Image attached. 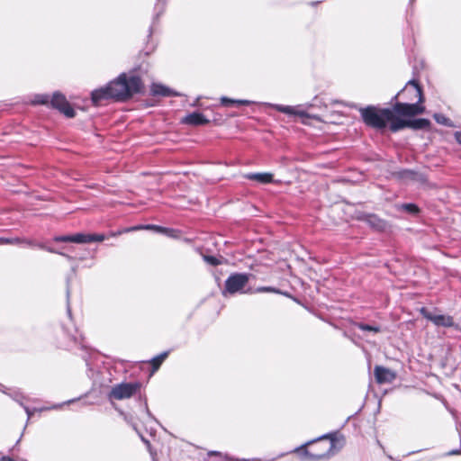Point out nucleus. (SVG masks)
<instances>
[{
  "mask_svg": "<svg viewBox=\"0 0 461 461\" xmlns=\"http://www.w3.org/2000/svg\"><path fill=\"white\" fill-rule=\"evenodd\" d=\"M357 327L359 330H364V331H373V332H375V333L380 331V327H378V326H372V325H368V324H365V323H357Z\"/></svg>",
  "mask_w": 461,
  "mask_h": 461,
  "instance_id": "bb28decb",
  "label": "nucleus"
},
{
  "mask_svg": "<svg viewBox=\"0 0 461 461\" xmlns=\"http://www.w3.org/2000/svg\"><path fill=\"white\" fill-rule=\"evenodd\" d=\"M246 179L257 181L260 184H269L274 182V176L271 173H249L244 176Z\"/></svg>",
  "mask_w": 461,
  "mask_h": 461,
  "instance_id": "a211bd4d",
  "label": "nucleus"
},
{
  "mask_svg": "<svg viewBox=\"0 0 461 461\" xmlns=\"http://www.w3.org/2000/svg\"><path fill=\"white\" fill-rule=\"evenodd\" d=\"M434 119L436 120L437 122L440 123V124H443V125H448L447 122H448V119L446 118L444 115L442 114H438V113H435L434 114Z\"/></svg>",
  "mask_w": 461,
  "mask_h": 461,
  "instance_id": "7c9ffc66",
  "label": "nucleus"
},
{
  "mask_svg": "<svg viewBox=\"0 0 461 461\" xmlns=\"http://www.w3.org/2000/svg\"><path fill=\"white\" fill-rule=\"evenodd\" d=\"M185 124L189 125H203L209 122V120L206 119L203 114L198 112H194L192 113L187 114L182 121Z\"/></svg>",
  "mask_w": 461,
  "mask_h": 461,
  "instance_id": "f3484780",
  "label": "nucleus"
},
{
  "mask_svg": "<svg viewBox=\"0 0 461 461\" xmlns=\"http://www.w3.org/2000/svg\"><path fill=\"white\" fill-rule=\"evenodd\" d=\"M89 240H90V243L91 242H101V241H104L105 240V235L104 234H91L89 233Z\"/></svg>",
  "mask_w": 461,
  "mask_h": 461,
  "instance_id": "c756f323",
  "label": "nucleus"
},
{
  "mask_svg": "<svg viewBox=\"0 0 461 461\" xmlns=\"http://www.w3.org/2000/svg\"><path fill=\"white\" fill-rule=\"evenodd\" d=\"M374 373L378 384L392 383L396 378V375L393 370L381 366H375Z\"/></svg>",
  "mask_w": 461,
  "mask_h": 461,
  "instance_id": "f8f14e48",
  "label": "nucleus"
},
{
  "mask_svg": "<svg viewBox=\"0 0 461 461\" xmlns=\"http://www.w3.org/2000/svg\"><path fill=\"white\" fill-rule=\"evenodd\" d=\"M71 242L77 244L90 243L89 233H76L71 235Z\"/></svg>",
  "mask_w": 461,
  "mask_h": 461,
  "instance_id": "393cba45",
  "label": "nucleus"
},
{
  "mask_svg": "<svg viewBox=\"0 0 461 461\" xmlns=\"http://www.w3.org/2000/svg\"><path fill=\"white\" fill-rule=\"evenodd\" d=\"M400 208L411 214H417L420 212L419 207L414 203H402Z\"/></svg>",
  "mask_w": 461,
  "mask_h": 461,
  "instance_id": "a878e982",
  "label": "nucleus"
},
{
  "mask_svg": "<svg viewBox=\"0 0 461 461\" xmlns=\"http://www.w3.org/2000/svg\"><path fill=\"white\" fill-rule=\"evenodd\" d=\"M363 122L372 128L382 130L387 125L388 120L393 118V111L390 108L377 109L375 106L369 105L365 108H360Z\"/></svg>",
  "mask_w": 461,
  "mask_h": 461,
  "instance_id": "f03ea898",
  "label": "nucleus"
},
{
  "mask_svg": "<svg viewBox=\"0 0 461 461\" xmlns=\"http://www.w3.org/2000/svg\"><path fill=\"white\" fill-rule=\"evenodd\" d=\"M265 105L274 108L275 110L285 113L287 115H294L299 117H309V114L301 108V105L290 106L276 104L266 103Z\"/></svg>",
  "mask_w": 461,
  "mask_h": 461,
  "instance_id": "9b49d317",
  "label": "nucleus"
},
{
  "mask_svg": "<svg viewBox=\"0 0 461 461\" xmlns=\"http://www.w3.org/2000/svg\"><path fill=\"white\" fill-rule=\"evenodd\" d=\"M399 176L402 179H415L417 173L411 170H403L399 173Z\"/></svg>",
  "mask_w": 461,
  "mask_h": 461,
  "instance_id": "cd10ccee",
  "label": "nucleus"
},
{
  "mask_svg": "<svg viewBox=\"0 0 461 461\" xmlns=\"http://www.w3.org/2000/svg\"><path fill=\"white\" fill-rule=\"evenodd\" d=\"M324 438H330V442L328 446L325 447L324 451L321 453H312L309 450L305 449L304 447L307 445L312 444L315 440L309 441L300 448H297L296 451H301L302 456L303 458H306L310 461H318L321 459H326L329 458L330 456L333 455V448L335 447V437L333 433H329L326 435H323L320 437L317 440L324 439Z\"/></svg>",
  "mask_w": 461,
  "mask_h": 461,
  "instance_id": "20e7f679",
  "label": "nucleus"
},
{
  "mask_svg": "<svg viewBox=\"0 0 461 461\" xmlns=\"http://www.w3.org/2000/svg\"><path fill=\"white\" fill-rule=\"evenodd\" d=\"M204 260L212 266H217L220 264L219 259L213 256H204Z\"/></svg>",
  "mask_w": 461,
  "mask_h": 461,
  "instance_id": "2f4dec72",
  "label": "nucleus"
},
{
  "mask_svg": "<svg viewBox=\"0 0 461 461\" xmlns=\"http://www.w3.org/2000/svg\"><path fill=\"white\" fill-rule=\"evenodd\" d=\"M391 110L401 116L413 117L415 115L423 113L425 107L421 104L407 101L396 102Z\"/></svg>",
  "mask_w": 461,
  "mask_h": 461,
  "instance_id": "6e6552de",
  "label": "nucleus"
},
{
  "mask_svg": "<svg viewBox=\"0 0 461 461\" xmlns=\"http://www.w3.org/2000/svg\"><path fill=\"white\" fill-rule=\"evenodd\" d=\"M50 96L47 94L35 95L32 100V104L50 105Z\"/></svg>",
  "mask_w": 461,
  "mask_h": 461,
  "instance_id": "b1692460",
  "label": "nucleus"
},
{
  "mask_svg": "<svg viewBox=\"0 0 461 461\" xmlns=\"http://www.w3.org/2000/svg\"><path fill=\"white\" fill-rule=\"evenodd\" d=\"M430 127V121L425 118L408 120V128L412 130H424Z\"/></svg>",
  "mask_w": 461,
  "mask_h": 461,
  "instance_id": "412c9836",
  "label": "nucleus"
},
{
  "mask_svg": "<svg viewBox=\"0 0 461 461\" xmlns=\"http://www.w3.org/2000/svg\"><path fill=\"white\" fill-rule=\"evenodd\" d=\"M362 221L366 222L368 226H370L372 229L378 231H384L388 228L387 221H384V219H381L375 214H364L362 217Z\"/></svg>",
  "mask_w": 461,
  "mask_h": 461,
  "instance_id": "ddd939ff",
  "label": "nucleus"
},
{
  "mask_svg": "<svg viewBox=\"0 0 461 461\" xmlns=\"http://www.w3.org/2000/svg\"><path fill=\"white\" fill-rule=\"evenodd\" d=\"M420 313L425 319L430 321L435 326L445 328L452 327L455 330L461 331V326L456 324L453 317L450 315L436 314L425 307L420 309Z\"/></svg>",
  "mask_w": 461,
  "mask_h": 461,
  "instance_id": "423d86ee",
  "label": "nucleus"
},
{
  "mask_svg": "<svg viewBox=\"0 0 461 461\" xmlns=\"http://www.w3.org/2000/svg\"><path fill=\"white\" fill-rule=\"evenodd\" d=\"M22 461H26V460H22Z\"/></svg>",
  "mask_w": 461,
  "mask_h": 461,
  "instance_id": "ea45409f",
  "label": "nucleus"
},
{
  "mask_svg": "<svg viewBox=\"0 0 461 461\" xmlns=\"http://www.w3.org/2000/svg\"><path fill=\"white\" fill-rule=\"evenodd\" d=\"M460 135H461V134H460V133H458V132H456V140L458 141V143H460V144H461V138H459V137H460Z\"/></svg>",
  "mask_w": 461,
  "mask_h": 461,
  "instance_id": "e433bc0d",
  "label": "nucleus"
},
{
  "mask_svg": "<svg viewBox=\"0 0 461 461\" xmlns=\"http://www.w3.org/2000/svg\"><path fill=\"white\" fill-rule=\"evenodd\" d=\"M16 396H17L16 394H15V395H12V397H13L15 401H17V402L21 404V406H23V407L24 408V411H25V412H26V414H27V416H28V419H30V418L33 415V413H34L36 411H38V409H30L29 407H27V406L23 405V403H22V402H21L16 398ZM75 401H76V399H71V400H68V401L64 402H62V403L54 404V405H52V406H50V407H43V408H41V409H39V411H49V410H56V409H59V408H61L63 405L70 404V403L74 402Z\"/></svg>",
  "mask_w": 461,
  "mask_h": 461,
  "instance_id": "dca6fc26",
  "label": "nucleus"
},
{
  "mask_svg": "<svg viewBox=\"0 0 461 461\" xmlns=\"http://www.w3.org/2000/svg\"><path fill=\"white\" fill-rule=\"evenodd\" d=\"M388 122H390L389 129L393 132H397L402 129L408 128V120L398 118L393 112V118L392 120H388Z\"/></svg>",
  "mask_w": 461,
  "mask_h": 461,
  "instance_id": "6ab92c4d",
  "label": "nucleus"
},
{
  "mask_svg": "<svg viewBox=\"0 0 461 461\" xmlns=\"http://www.w3.org/2000/svg\"><path fill=\"white\" fill-rule=\"evenodd\" d=\"M50 106L59 110L68 118H73L76 115L74 109L68 102L66 96L60 92H54L50 97Z\"/></svg>",
  "mask_w": 461,
  "mask_h": 461,
  "instance_id": "1a4fd4ad",
  "label": "nucleus"
},
{
  "mask_svg": "<svg viewBox=\"0 0 461 461\" xmlns=\"http://www.w3.org/2000/svg\"><path fill=\"white\" fill-rule=\"evenodd\" d=\"M250 274L247 273H234L231 274L225 281V286L222 290V295L227 297L229 294L237 293L244 294V288L248 285Z\"/></svg>",
  "mask_w": 461,
  "mask_h": 461,
  "instance_id": "7ed1b4c3",
  "label": "nucleus"
},
{
  "mask_svg": "<svg viewBox=\"0 0 461 461\" xmlns=\"http://www.w3.org/2000/svg\"><path fill=\"white\" fill-rule=\"evenodd\" d=\"M54 240L57 242H71V235L56 236Z\"/></svg>",
  "mask_w": 461,
  "mask_h": 461,
  "instance_id": "473e14b6",
  "label": "nucleus"
},
{
  "mask_svg": "<svg viewBox=\"0 0 461 461\" xmlns=\"http://www.w3.org/2000/svg\"><path fill=\"white\" fill-rule=\"evenodd\" d=\"M459 453H460V451L458 449H455V450H451V451L447 452L446 454V456H453V455H457Z\"/></svg>",
  "mask_w": 461,
  "mask_h": 461,
  "instance_id": "f704fd0d",
  "label": "nucleus"
},
{
  "mask_svg": "<svg viewBox=\"0 0 461 461\" xmlns=\"http://www.w3.org/2000/svg\"><path fill=\"white\" fill-rule=\"evenodd\" d=\"M140 388V383H121L113 386L109 398L124 400L131 398Z\"/></svg>",
  "mask_w": 461,
  "mask_h": 461,
  "instance_id": "0eeeda50",
  "label": "nucleus"
},
{
  "mask_svg": "<svg viewBox=\"0 0 461 461\" xmlns=\"http://www.w3.org/2000/svg\"><path fill=\"white\" fill-rule=\"evenodd\" d=\"M256 292L258 293H276L279 294L280 291L275 287L272 286H260L256 289Z\"/></svg>",
  "mask_w": 461,
  "mask_h": 461,
  "instance_id": "c85d7f7f",
  "label": "nucleus"
},
{
  "mask_svg": "<svg viewBox=\"0 0 461 461\" xmlns=\"http://www.w3.org/2000/svg\"><path fill=\"white\" fill-rule=\"evenodd\" d=\"M69 337H71V339L77 343L79 341V339H81V335L79 334H68Z\"/></svg>",
  "mask_w": 461,
  "mask_h": 461,
  "instance_id": "72a5a7b5",
  "label": "nucleus"
},
{
  "mask_svg": "<svg viewBox=\"0 0 461 461\" xmlns=\"http://www.w3.org/2000/svg\"><path fill=\"white\" fill-rule=\"evenodd\" d=\"M167 356L168 352L165 351L151 359L150 363L152 365L153 372H156L159 368V366H161L163 361L167 357Z\"/></svg>",
  "mask_w": 461,
  "mask_h": 461,
  "instance_id": "5701e85b",
  "label": "nucleus"
},
{
  "mask_svg": "<svg viewBox=\"0 0 461 461\" xmlns=\"http://www.w3.org/2000/svg\"><path fill=\"white\" fill-rule=\"evenodd\" d=\"M142 229H146V230H155L158 232H161V233H168L169 231H171V230L169 229H166L164 227H160V226H158V225H146V226H135V227H131V228H126V229H122V230H117V231H112L110 232V236L111 237H116V236H119L122 233H126V232H129V231H131V230H142Z\"/></svg>",
  "mask_w": 461,
  "mask_h": 461,
  "instance_id": "4468645a",
  "label": "nucleus"
},
{
  "mask_svg": "<svg viewBox=\"0 0 461 461\" xmlns=\"http://www.w3.org/2000/svg\"><path fill=\"white\" fill-rule=\"evenodd\" d=\"M0 242H2V243H9V244H20V245H25V246H29V247H38V248H40L41 249H46L47 251H49L50 253L59 254V255L65 257L69 261L73 259V258L71 256L68 255V254L57 251V250H55L52 248L46 247V246H44L41 243H36V242H34L33 240H21L19 238H15V239H0Z\"/></svg>",
  "mask_w": 461,
  "mask_h": 461,
  "instance_id": "9d476101",
  "label": "nucleus"
},
{
  "mask_svg": "<svg viewBox=\"0 0 461 461\" xmlns=\"http://www.w3.org/2000/svg\"><path fill=\"white\" fill-rule=\"evenodd\" d=\"M221 104L224 106H230V105H249L251 104H254V102L245 99H231L228 98L226 96H222L221 98Z\"/></svg>",
  "mask_w": 461,
  "mask_h": 461,
  "instance_id": "4be33fe9",
  "label": "nucleus"
},
{
  "mask_svg": "<svg viewBox=\"0 0 461 461\" xmlns=\"http://www.w3.org/2000/svg\"><path fill=\"white\" fill-rule=\"evenodd\" d=\"M0 391H1V392H3V393H7L5 391V386H4L2 384H0Z\"/></svg>",
  "mask_w": 461,
  "mask_h": 461,
  "instance_id": "4c0bfd02",
  "label": "nucleus"
},
{
  "mask_svg": "<svg viewBox=\"0 0 461 461\" xmlns=\"http://www.w3.org/2000/svg\"><path fill=\"white\" fill-rule=\"evenodd\" d=\"M68 315H70V314H71V312H70L69 307L68 308Z\"/></svg>",
  "mask_w": 461,
  "mask_h": 461,
  "instance_id": "58836bf2",
  "label": "nucleus"
},
{
  "mask_svg": "<svg viewBox=\"0 0 461 461\" xmlns=\"http://www.w3.org/2000/svg\"><path fill=\"white\" fill-rule=\"evenodd\" d=\"M398 96H401L402 99L408 102H413L421 104L424 101L422 89L413 79L408 81L405 86L393 98V100L397 99Z\"/></svg>",
  "mask_w": 461,
  "mask_h": 461,
  "instance_id": "39448f33",
  "label": "nucleus"
},
{
  "mask_svg": "<svg viewBox=\"0 0 461 461\" xmlns=\"http://www.w3.org/2000/svg\"><path fill=\"white\" fill-rule=\"evenodd\" d=\"M0 461H14L12 457L4 456L0 458Z\"/></svg>",
  "mask_w": 461,
  "mask_h": 461,
  "instance_id": "c9c22d12",
  "label": "nucleus"
},
{
  "mask_svg": "<svg viewBox=\"0 0 461 461\" xmlns=\"http://www.w3.org/2000/svg\"><path fill=\"white\" fill-rule=\"evenodd\" d=\"M112 99L124 101L133 95L140 93L143 83L140 77L135 74L122 73L116 79L108 84Z\"/></svg>",
  "mask_w": 461,
  "mask_h": 461,
  "instance_id": "f257e3e1",
  "label": "nucleus"
},
{
  "mask_svg": "<svg viewBox=\"0 0 461 461\" xmlns=\"http://www.w3.org/2000/svg\"><path fill=\"white\" fill-rule=\"evenodd\" d=\"M91 98L95 105L102 104L104 100L112 99L108 85L104 87L94 90L91 94Z\"/></svg>",
  "mask_w": 461,
  "mask_h": 461,
  "instance_id": "2eb2a0df",
  "label": "nucleus"
},
{
  "mask_svg": "<svg viewBox=\"0 0 461 461\" xmlns=\"http://www.w3.org/2000/svg\"><path fill=\"white\" fill-rule=\"evenodd\" d=\"M152 95H161V96H171V95H179L176 92L172 89L161 85V84H152L150 89Z\"/></svg>",
  "mask_w": 461,
  "mask_h": 461,
  "instance_id": "aec40b11",
  "label": "nucleus"
}]
</instances>
